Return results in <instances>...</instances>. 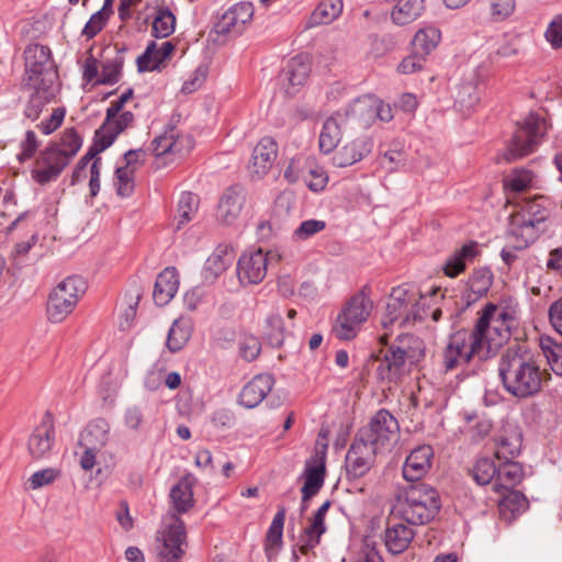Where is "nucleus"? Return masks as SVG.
<instances>
[{"label":"nucleus","instance_id":"obj_1","mask_svg":"<svg viewBox=\"0 0 562 562\" xmlns=\"http://www.w3.org/2000/svg\"><path fill=\"white\" fill-rule=\"evenodd\" d=\"M517 325V311L510 304L488 303L482 310L473 330H458L449 337L442 353L446 371L467 364L472 358L487 359L510 336Z\"/></svg>","mask_w":562,"mask_h":562},{"label":"nucleus","instance_id":"obj_2","mask_svg":"<svg viewBox=\"0 0 562 562\" xmlns=\"http://www.w3.org/2000/svg\"><path fill=\"white\" fill-rule=\"evenodd\" d=\"M498 374L505 390L517 396L537 394L542 385V372L532 353L521 347L508 348L501 357Z\"/></svg>","mask_w":562,"mask_h":562},{"label":"nucleus","instance_id":"obj_3","mask_svg":"<svg viewBox=\"0 0 562 562\" xmlns=\"http://www.w3.org/2000/svg\"><path fill=\"white\" fill-rule=\"evenodd\" d=\"M425 357L424 341L414 335H402L376 367L381 382L400 383Z\"/></svg>","mask_w":562,"mask_h":562},{"label":"nucleus","instance_id":"obj_4","mask_svg":"<svg viewBox=\"0 0 562 562\" xmlns=\"http://www.w3.org/2000/svg\"><path fill=\"white\" fill-rule=\"evenodd\" d=\"M439 291L440 290L435 286L426 293H422L413 286L407 285L394 288L386 304L383 326H387L397 321L406 325L426 318L428 316L431 296L437 295Z\"/></svg>","mask_w":562,"mask_h":562},{"label":"nucleus","instance_id":"obj_5","mask_svg":"<svg viewBox=\"0 0 562 562\" xmlns=\"http://www.w3.org/2000/svg\"><path fill=\"white\" fill-rule=\"evenodd\" d=\"M439 509L437 491L426 484L406 487L398 494L394 505L395 515L414 526L428 524Z\"/></svg>","mask_w":562,"mask_h":562},{"label":"nucleus","instance_id":"obj_6","mask_svg":"<svg viewBox=\"0 0 562 562\" xmlns=\"http://www.w3.org/2000/svg\"><path fill=\"white\" fill-rule=\"evenodd\" d=\"M548 215L547 200L542 196L524 201L520 210L510 215L509 233L513 237H521L520 248H526L537 238L536 226L544 222Z\"/></svg>","mask_w":562,"mask_h":562},{"label":"nucleus","instance_id":"obj_7","mask_svg":"<svg viewBox=\"0 0 562 562\" xmlns=\"http://www.w3.org/2000/svg\"><path fill=\"white\" fill-rule=\"evenodd\" d=\"M373 308V302L366 293V289L349 299L338 314L333 333L340 340L355 338L361 326L368 321Z\"/></svg>","mask_w":562,"mask_h":562},{"label":"nucleus","instance_id":"obj_8","mask_svg":"<svg viewBox=\"0 0 562 562\" xmlns=\"http://www.w3.org/2000/svg\"><path fill=\"white\" fill-rule=\"evenodd\" d=\"M400 430L396 418L386 409H379L356 436L360 442L378 452L387 450L396 440Z\"/></svg>","mask_w":562,"mask_h":562},{"label":"nucleus","instance_id":"obj_9","mask_svg":"<svg viewBox=\"0 0 562 562\" xmlns=\"http://www.w3.org/2000/svg\"><path fill=\"white\" fill-rule=\"evenodd\" d=\"M160 562H179L186 552L187 533L182 519L175 513H168L157 535Z\"/></svg>","mask_w":562,"mask_h":562},{"label":"nucleus","instance_id":"obj_10","mask_svg":"<svg viewBox=\"0 0 562 562\" xmlns=\"http://www.w3.org/2000/svg\"><path fill=\"white\" fill-rule=\"evenodd\" d=\"M86 289L85 280L77 276L68 277L58 283L47 303L48 319L52 323L63 322L74 311Z\"/></svg>","mask_w":562,"mask_h":562},{"label":"nucleus","instance_id":"obj_11","mask_svg":"<svg viewBox=\"0 0 562 562\" xmlns=\"http://www.w3.org/2000/svg\"><path fill=\"white\" fill-rule=\"evenodd\" d=\"M547 132V122L537 114H529L521 127L515 133L504 158L514 161L532 153L540 138Z\"/></svg>","mask_w":562,"mask_h":562},{"label":"nucleus","instance_id":"obj_12","mask_svg":"<svg viewBox=\"0 0 562 562\" xmlns=\"http://www.w3.org/2000/svg\"><path fill=\"white\" fill-rule=\"evenodd\" d=\"M25 74L24 85L26 87H38L47 78L50 85H56L57 74L53 69L50 49L41 44H31L24 50Z\"/></svg>","mask_w":562,"mask_h":562},{"label":"nucleus","instance_id":"obj_13","mask_svg":"<svg viewBox=\"0 0 562 562\" xmlns=\"http://www.w3.org/2000/svg\"><path fill=\"white\" fill-rule=\"evenodd\" d=\"M71 160L59 147L48 145L31 170V177L40 186L56 181Z\"/></svg>","mask_w":562,"mask_h":562},{"label":"nucleus","instance_id":"obj_14","mask_svg":"<svg viewBox=\"0 0 562 562\" xmlns=\"http://www.w3.org/2000/svg\"><path fill=\"white\" fill-rule=\"evenodd\" d=\"M269 252L252 248L241 254L237 261V277L244 286L259 284L267 276Z\"/></svg>","mask_w":562,"mask_h":562},{"label":"nucleus","instance_id":"obj_15","mask_svg":"<svg viewBox=\"0 0 562 562\" xmlns=\"http://www.w3.org/2000/svg\"><path fill=\"white\" fill-rule=\"evenodd\" d=\"M135 116L131 111L121 110V112L109 115L105 112V119L102 125L95 131L94 146L99 151L109 148L116 137L134 123Z\"/></svg>","mask_w":562,"mask_h":562},{"label":"nucleus","instance_id":"obj_16","mask_svg":"<svg viewBox=\"0 0 562 562\" xmlns=\"http://www.w3.org/2000/svg\"><path fill=\"white\" fill-rule=\"evenodd\" d=\"M254 4L241 1L227 9L214 24L218 35L239 34L244 26L252 20Z\"/></svg>","mask_w":562,"mask_h":562},{"label":"nucleus","instance_id":"obj_17","mask_svg":"<svg viewBox=\"0 0 562 562\" xmlns=\"http://www.w3.org/2000/svg\"><path fill=\"white\" fill-rule=\"evenodd\" d=\"M278 156V144L269 136L259 140L252 150L248 169L252 177L262 178L273 166Z\"/></svg>","mask_w":562,"mask_h":562},{"label":"nucleus","instance_id":"obj_18","mask_svg":"<svg viewBox=\"0 0 562 562\" xmlns=\"http://www.w3.org/2000/svg\"><path fill=\"white\" fill-rule=\"evenodd\" d=\"M245 202L246 196L243 189L238 187L227 189L217 204V222L224 225H234L243 212Z\"/></svg>","mask_w":562,"mask_h":562},{"label":"nucleus","instance_id":"obj_19","mask_svg":"<svg viewBox=\"0 0 562 562\" xmlns=\"http://www.w3.org/2000/svg\"><path fill=\"white\" fill-rule=\"evenodd\" d=\"M311 74V63L305 55L291 58L282 72V83L289 95L295 94L303 87Z\"/></svg>","mask_w":562,"mask_h":562},{"label":"nucleus","instance_id":"obj_20","mask_svg":"<svg viewBox=\"0 0 562 562\" xmlns=\"http://www.w3.org/2000/svg\"><path fill=\"white\" fill-rule=\"evenodd\" d=\"M379 452L355 438L346 456V468L349 475L360 477L372 467Z\"/></svg>","mask_w":562,"mask_h":562},{"label":"nucleus","instance_id":"obj_21","mask_svg":"<svg viewBox=\"0 0 562 562\" xmlns=\"http://www.w3.org/2000/svg\"><path fill=\"white\" fill-rule=\"evenodd\" d=\"M434 450L428 445L416 447L406 458L403 465V476L406 481L423 479L431 467Z\"/></svg>","mask_w":562,"mask_h":562},{"label":"nucleus","instance_id":"obj_22","mask_svg":"<svg viewBox=\"0 0 562 562\" xmlns=\"http://www.w3.org/2000/svg\"><path fill=\"white\" fill-rule=\"evenodd\" d=\"M372 146V140L368 137L356 138L337 150L331 158V162L337 168L352 166L369 155Z\"/></svg>","mask_w":562,"mask_h":562},{"label":"nucleus","instance_id":"obj_23","mask_svg":"<svg viewBox=\"0 0 562 562\" xmlns=\"http://www.w3.org/2000/svg\"><path fill=\"white\" fill-rule=\"evenodd\" d=\"M274 380L270 374H258L240 391L238 402L246 408L258 406L272 390Z\"/></svg>","mask_w":562,"mask_h":562},{"label":"nucleus","instance_id":"obj_24","mask_svg":"<svg viewBox=\"0 0 562 562\" xmlns=\"http://www.w3.org/2000/svg\"><path fill=\"white\" fill-rule=\"evenodd\" d=\"M55 439L53 419L46 414L38 427L35 428L29 440V451L35 459L47 457Z\"/></svg>","mask_w":562,"mask_h":562},{"label":"nucleus","instance_id":"obj_25","mask_svg":"<svg viewBox=\"0 0 562 562\" xmlns=\"http://www.w3.org/2000/svg\"><path fill=\"white\" fill-rule=\"evenodd\" d=\"M191 148V139L188 136L179 135L175 127L154 138L151 149L155 156L165 155L182 156Z\"/></svg>","mask_w":562,"mask_h":562},{"label":"nucleus","instance_id":"obj_26","mask_svg":"<svg viewBox=\"0 0 562 562\" xmlns=\"http://www.w3.org/2000/svg\"><path fill=\"white\" fill-rule=\"evenodd\" d=\"M304 485L302 492V512L306 509V502L315 496L322 488L325 480V461L315 458L306 462L304 470Z\"/></svg>","mask_w":562,"mask_h":562},{"label":"nucleus","instance_id":"obj_27","mask_svg":"<svg viewBox=\"0 0 562 562\" xmlns=\"http://www.w3.org/2000/svg\"><path fill=\"white\" fill-rule=\"evenodd\" d=\"M346 116L337 112L327 117L323 123L318 145L324 154H330L335 150L342 137V128L346 125Z\"/></svg>","mask_w":562,"mask_h":562},{"label":"nucleus","instance_id":"obj_28","mask_svg":"<svg viewBox=\"0 0 562 562\" xmlns=\"http://www.w3.org/2000/svg\"><path fill=\"white\" fill-rule=\"evenodd\" d=\"M521 443L520 429L517 426L507 425L496 439L495 457L498 460L512 461L519 454Z\"/></svg>","mask_w":562,"mask_h":562},{"label":"nucleus","instance_id":"obj_29","mask_svg":"<svg viewBox=\"0 0 562 562\" xmlns=\"http://www.w3.org/2000/svg\"><path fill=\"white\" fill-rule=\"evenodd\" d=\"M27 88L33 92L31 93L30 100L24 109V115L31 121H36L44 106L54 99L57 92V87L56 85H50V80L47 78L46 81L44 80L43 85Z\"/></svg>","mask_w":562,"mask_h":562},{"label":"nucleus","instance_id":"obj_30","mask_svg":"<svg viewBox=\"0 0 562 562\" xmlns=\"http://www.w3.org/2000/svg\"><path fill=\"white\" fill-rule=\"evenodd\" d=\"M179 277L176 268L167 267L156 279L153 299L158 306H165L176 295Z\"/></svg>","mask_w":562,"mask_h":562},{"label":"nucleus","instance_id":"obj_31","mask_svg":"<svg viewBox=\"0 0 562 562\" xmlns=\"http://www.w3.org/2000/svg\"><path fill=\"white\" fill-rule=\"evenodd\" d=\"M414 537L415 531L412 527L390 521L384 533L385 547L391 553L400 554L408 548Z\"/></svg>","mask_w":562,"mask_h":562},{"label":"nucleus","instance_id":"obj_32","mask_svg":"<svg viewBox=\"0 0 562 562\" xmlns=\"http://www.w3.org/2000/svg\"><path fill=\"white\" fill-rule=\"evenodd\" d=\"M194 477L190 474L181 477L169 493L171 506L177 514L189 512L194 505L193 485Z\"/></svg>","mask_w":562,"mask_h":562},{"label":"nucleus","instance_id":"obj_33","mask_svg":"<svg viewBox=\"0 0 562 562\" xmlns=\"http://www.w3.org/2000/svg\"><path fill=\"white\" fill-rule=\"evenodd\" d=\"M330 505V501L324 502L312 517L310 525L305 528L301 539V550L303 552L315 548L319 543L322 535L326 531L324 519Z\"/></svg>","mask_w":562,"mask_h":562},{"label":"nucleus","instance_id":"obj_34","mask_svg":"<svg viewBox=\"0 0 562 562\" xmlns=\"http://www.w3.org/2000/svg\"><path fill=\"white\" fill-rule=\"evenodd\" d=\"M175 46L170 42H164L158 46L150 42L145 52L137 58L139 71H154L159 69L160 65L171 55Z\"/></svg>","mask_w":562,"mask_h":562},{"label":"nucleus","instance_id":"obj_35","mask_svg":"<svg viewBox=\"0 0 562 562\" xmlns=\"http://www.w3.org/2000/svg\"><path fill=\"white\" fill-rule=\"evenodd\" d=\"M479 255V245L470 241L450 255L442 268L443 273L449 278H456L465 270L467 262H471Z\"/></svg>","mask_w":562,"mask_h":562},{"label":"nucleus","instance_id":"obj_36","mask_svg":"<svg viewBox=\"0 0 562 562\" xmlns=\"http://www.w3.org/2000/svg\"><path fill=\"white\" fill-rule=\"evenodd\" d=\"M110 438V425L103 418L92 420L83 430L80 437V445L92 449L101 450L106 446Z\"/></svg>","mask_w":562,"mask_h":562},{"label":"nucleus","instance_id":"obj_37","mask_svg":"<svg viewBox=\"0 0 562 562\" xmlns=\"http://www.w3.org/2000/svg\"><path fill=\"white\" fill-rule=\"evenodd\" d=\"M348 119L355 121L360 127L368 128L375 121L374 98L364 97L357 99L342 113Z\"/></svg>","mask_w":562,"mask_h":562},{"label":"nucleus","instance_id":"obj_38","mask_svg":"<svg viewBox=\"0 0 562 562\" xmlns=\"http://www.w3.org/2000/svg\"><path fill=\"white\" fill-rule=\"evenodd\" d=\"M524 477V470L520 463L515 461H504L503 464L497 467V479L493 484V490L496 493H504V491L519 484Z\"/></svg>","mask_w":562,"mask_h":562},{"label":"nucleus","instance_id":"obj_39","mask_svg":"<svg viewBox=\"0 0 562 562\" xmlns=\"http://www.w3.org/2000/svg\"><path fill=\"white\" fill-rule=\"evenodd\" d=\"M286 510L282 506L274 515L266 535L265 551L268 559L274 558L282 547L283 526Z\"/></svg>","mask_w":562,"mask_h":562},{"label":"nucleus","instance_id":"obj_40","mask_svg":"<svg viewBox=\"0 0 562 562\" xmlns=\"http://www.w3.org/2000/svg\"><path fill=\"white\" fill-rule=\"evenodd\" d=\"M424 10V0H397L392 11V20L405 25L416 20Z\"/></svg>","mask_w":562,"mask_h":562},{"label":"nucleus","instance_id":"obj_41","mask_svg":"<svg viewBox=\"0 0 562 562\" xmlns=\"http://www.w3.org/2000/svg\"><path fill=\"white\" fill-rule=\"evenodd\" d=\"M176 29V16L168 7L161 5L156 9L153 20L151 34L156 38L170 36Z\"/></svg>","mask_w":562,"mask_h":562},{"label":"nucleus","instance_id":"obj_42","mask_svg":"<svg viewBox=\"0 0 562 562\" xmlns=\"http://www.w3.org/2000/svg\"><path fill=\"white\" fill-rule=\"evenodd\" d=\"M233 262L232 249L227 245L218 246L206 259L205 272L212 277L223 273Z\"/></svg>","mask_w":562,"mask_h":562},{"label":"nucleus","instance_id":"obj_43","mask_svg":"<svg viewBox=\"0 0 562 562\" xmlns=\"http://www.w3.org/2000/svg\"><path fill=\"white\" fill-rule=\"evenodd\" d=\"M440 31L436 27L429 26L419 30L414 38L413 46L414 50L423 56H427L440 42Z\"/></svg>","mask_w":562,"mask_h":562},{"label":"nucleus","instance_id":"obj_44","mask_svg":"<svg viewBox=\"0 0 562 562\" xmlns=\"http://www.w3.org/2000/svg\"><path fill=\"white\" fill-rule=\"evenodd\" d=\"M124 58L116 54L113 58H109L101 65L99 85L112 86L117 83L122 78Z\"/></svg>","mask_w":562,"mask_h":562},{"label":"nucleus","instance_id":"obj_45","mask_svg":"<svg viewBox=\"0 0 562 562\" xmlns=\"http://www.w3.org/2000/svg\"><path fill=\"white\" fill-rule=\"evenodd\" d=\"M293 324H285L279 311H271L266 317V331L272 344L281 345L283 335Z\"/></svg>","mask_w":562,"mask_h":562},{"label":"nucleus","instance_id":"obj_46","mask_svg":"<svg viewBox=\"0 0 562 562\" xmlns=\"http://www.w3.org/2000/svg\"><path fill=\"white\" fill-rule=\"evenodd\" d=\"M342 11V3L340 0L335 2H322L312 12L311 24H328L340 15Z\"/></svg>","mask_w":562,"mask_h":562},{"label":"nucleus","instance_id":"obj_47","mask_svg":"<svg viewBox=\"0 0 562 562\" xmlns=\"http://www.w3.org/2000/svg\"><path fill=\"white\" fill-rule=\"evenodd\" d=\"M146 406L142 403L130 404L123 412L124 426L132 431H142L146 425Z\"/></svg>","mask_w":562,"mask_h":562},{"label":"nucleus","instance_id":"obj_48","mask_svg":"<svg viewBox=\"0 0 562 562\" xmlns=\"http://www.w3.org/2000/svg\"><path fill=\"white\" fill-rule=\"evenodd\" d=\"M199 207V196L191 192H182L178 202V225H182L193 220Z\"/></svg>","mask_w":562,"mask_h":562},{"label":"nucleus","instance_id":"obj_49","mask_svg":"<svg viewBox=\"0 0 562 562\" xmlns=\"http://www.w3.org/2000/svg\"><path fill=\"white\" fill-rule=\"evenodd\" d=\"M540 347L552 371L558 375H562V344L546 337L541 338Z\"/></svg>","mask_w":562,"mask_h":562},{"label":"nucleus","instance_id":"obj_50","mask_svg":"<svg viewBox=\"0 0 562 562\" xmlns=\"http://www.w3.org/2000/svg\"><path fill=\"white\" fill-rule=\"evenodd\" d=\"M493 282V274L487 268H480L473 271L469 279V290L475 299L485 295Z\"/></svg>","mask_w":562,"mask_h":562},{"label":"nucleus","instance_id":"obj_51","mask_svg":"<svg viewBox=\"0 0 562 562\" xmlns=\"http://www.w3.org/2000/svg\"><path fill=\"white\" fill-rule=\"evenodd\" d=\"M533 175L527 169H514L504 179V187L512 192H521L532 186Z\"/></svg>","mask_w":562,"mask_h":562},{"label":"nucleus","instance_id":"obj_52","mask_svg":"<svg viewBox=\"0 0 562 562\" xmlns=\"http://www.w3.org/2000/svg\"><path fill=\"white\" fill-rule=\"evenodd\" d=\"M189 338V327L182 324L179 319H176L169 329L166 344L171 352H177L184 347Z\"/></svg>","mask_w":562,"mask_h":562},{"label":"nucleus","instance_id":"obj_53","mask_svg":"<svg viewBox=\"0 0 562 562\" xmlns=\"http://www.w3.org/2000/svg\"><path fill=\"white\" fill-rule=\"evenodd\" d=\"M472 475L479 485H486L497 477V468L492 459L481 458L473 465Z\"/></svg>","mask_w":562,"mask_h":562},{"label":"nucleus","instance_id":"obj_54","mask_svg":"<svg viewBox=\"0 0 562 562\" xmlns=\"http://www.w3.org/2000/svg\"><path fill=\"white\" fill-rule=\"evenodd\" d=\"M134 168L119 166L115 170L114 183L116 193L121 196H130L134 191Z\"/></svg>","mask_w":562,"mask_h":562},{"label":"nucleus","instance_id":"obj_55","mask_svg":"<svg viewBox=\"0 0 562 562\" xmlns=\"http://www.w3.org/2000/svg\"><path fill=\"white\" fill-rule=\"evenodd\" d=\"M54 147H59L70 158H74L82 146V138L75 128H67L63 133L59 143L50 144Z\"/></svg>","mask_w":562,"mask_h":562},{"label":"nucleus","instance_id":"obj_56","mask_svg":"<svg viewBox=\"0 0 562 562\" xmlns=\"http://www.w3.org/2000/svg\"><path fill=\"white\" fill-rule=\"evenodd\" d=\"M100 61L93 56L92 47L86 52V58L81 64L82 80L86 83H92L93 86L99 85L100 78Z\"/></svg>","mask_w":562,"mask_h":562},{"label":"nucleus","instance_id":"obj_57","mask_svg":"<svg viewBox=\"0 0 562 562\" xmlns=\"http://www.w3.org/2000/svg\"><path fill=\"white\" fill-rule=\"evenodd\" d=\"M326 228V222L322 220H305L294 231L295 240H307Z\"/></svg>","mask_w":562,"mask_h":562},{"label":"nucleus","instance_id":"obj_58","mask_svg":"<svg viewBox=\"0 0 562 562\" xmlns=\"http://www.w3.org/2000/svg\"><path fill=\"white\" fill-rule=\"evenodd\" d=\"M499 503V507L513 514L520 513L527 507V498L518 491L507 490Z\"/></svg>","mask_w":562,"mask_h":562},{"label":"nucleus","instance_id":"obj_59","mask_svg":"<svg viewBox=\"0 0 562 562\" xmlns=\"http://www.w3.org/2000/svg\"><path fill=\"white\" fill-rule=\"evenodd\" d=\"M109 18V11H105V9H100L90 16L89 21L86 23L82 30V35L88 40L93 38L105 26Z\"/></svg>","mask_w":562,"mask_h":562},{"label":"nucleus","instance_id":"obj_60","mask_svg":"<svg viewBox=\"0 0 562 562\" xmlns=\"http://www.w3.org/2000/svg\"><path fill=\"white\" fill-rule=\"evenodd\" d=\"M515 0H490L491 18L494 22L508 19L515 11Z\"/></svg>","mask_w":562,"mask_h":562},{"label":"nucleus","instance_id":"obj_61","mask_svg":"<svg viewBox=\"0 0 562 562\" xmlns=\"http://www.w3.org/2000/svg\"><path fill=\"white\" fill-rule=\"evenodd\" d=\"M307 166L308 158L306 156L297 155L293 157L284 170V178L291 183L296 182L304 176Z\"/></svg>","mask_w":562,"mask_h":562},{"label":"nucleus","instance_id":"obj_62","mask_svg":"<svg viewBox=\"0 0 562 562\" xmlns=\"http://www.w3.org/2000/svg\"><path fill=\"white\" fill-rule=\"evenodd\" d=\"M239 355L246 361H254L260 353L261 344L255 336H244L238 342Z\"/></svg>","mask_w":562,"mask_h":562},{"label":"nucleus","instance_id":"obj_63","mask_svg":"<svg viewBox=\"0 0 562 562\" xmlns=\"http://www.w3.org/2000/svg\"><path fill=\"white\" fill-rule=\"evenodd\" d=\"M40 142L36 134L29 130L25 133L24 139L20 143V153L18 154V160L24 162L31 159L37 151Z\"/></svg>","mask_w":562,"mask_h":562},{"label":"nucleus","instance_id":"obj_64","mask_svg":"<svg viewBox=\"0 0 562 562\" xmlns=\"http://www.w3.org/2000/svg\"><path fill=\"white\" fill-rule=\"evenodd\" d=\"M479 99L476 88L472 85H464L457 93L456 103L461 109L471 110L479 102Z\"/></svg>","mask_w":562,"mask_h":562}]
</instances>
